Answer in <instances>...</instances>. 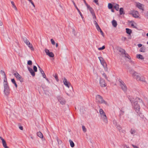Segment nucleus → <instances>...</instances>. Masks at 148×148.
<instances>
[{
    "mask_svg": "<svg viewBox=\"0 0 148 148\" xmlns=\"http://www.w3.org/2000/svg\"><path fill=\"white\" fill-rule=\"evenodd\" d=\"M3 86L4 87L3 91L5 95L8 96L10 93V90L9 87L7 82V80L6 79L4 80Z\"/></svg>",
    "mask_w": 148,
    "mask_h": 148,
    "instance_id": "nucleus-1",
    "label": "nucleus"
},
{
    "mask_svg": "<svg viewBox=\"0 0 148 148\" xmlns=\"http://www.w3.org/2000/svg\"><path fill=\"white\" fill-rule=\"evenodd\" d=\"M96 99L97 102L99 104H103L106 105H108L107 102L105 101L100 95H97L96 96Z\"/></svg>",
    "mask_w": 148,
    "mask_h": 148,
    "instance_id": "nucleus-2",
    "label": "nucleus"
},
{
    "mask_svg": "<svg viewBox=\"0 0 148 148\" xmlns=\"http://www.w3.org/2000/svg\"><path fill=\"white\" fill-rule=\"evenodd\" d=\"M99 112L100 114L101 119L105 123H107L108 122V120L106 114L100 108L99 110Z\"/></svg>",
    "mask_w": 148,
    "mask_h": 148,
    "instance_id": "nucleus-3",
    "label": "nucleus"
},
{
    "mask_svg": "<svg viewBox=\"0 0 148 148\" xmlns=\"http://www.w3.org/2000/svg\"><path fill=\"white\" fill-rule=\"evenodd\" d=\"M129 72L132 75V76L135 78L136 80L138 79L140 74L132 69L130 70L129 71Z\"/></svg>",
    "mask_w": 148,
    "mask_h": 148,
    "instance_id": "nucleus-4",
    "label": "nucleus"
},
{
    "mask_svg": "<svg viewBox=\"0 0 148 148\" xmlns=\"http://www.w3.org/2000/svg\"><path fill=\"white\" fill-rule=\"evenodd\" d=\"M119 81L122 89L124 92L126 91L127 90V87L125 83L121 79H119Z\"/></svg>",
    "mask_w": 148,
    "mask_h": 148,
    "instance_id": "nucleus-5",
    "label": "nucleus"
},
{
    "mask_svg": "<svg viewBox=\"0 0 148 148\" xmlns=\"http://www.w3.org/2000/svg\"><path fill=\"white\" fill-rule=\"evenodd\" d=\"M98 58L100 62L101 63L103 66L106 71H108V68L107 67V64L104 61L103 58L101 57H99Z\"/></svg>",
    "mask_w": 148,
    "mask_h": 148,
    "instance_id": "nucleus-6",
    "label": "nucleus"
},
{
    "mask_svg": "<svg viewBox=\"0 0 148 148\" xmlns=\"http://www.w3.org/2000/svg\"><path fill=\"white\" fill-rule=\"evenodd\" d=\"M134 108L137 113L139 112L140 108L137 102L136 101L134 102Z\"/></svg>",
    "mask_w": 148,
    "mask_h": 148,
    "instance_id": "nucleus-7",
    "label": "nucleus"
},
{
    "mask_svg": "<svg viewBox=\"0 0 148 148\" xmlns=\"http://www.w3.org/2000/svg\"><path fill=\"white\" fill-rule=\"evenodd\" d=\"M57 99L60 103L62 105L65 104L66 101L64 99L60 96H58L57 97Z\"/></svg>",
    "mask_w": 148,
    "mask_h": 148,
    "instance_id": "nucleus-8",
    "label": "nucleus"
},
{
    "mask_svg": "<svg viewBox=\"0 0 148 148\" xmlns=\"http://www.w3.org/2000/svg\"><path fill=\"white\" fill-rule=\"evenodd\" d=\"M99 83L101 87H104L106 86V84L105 83V80L101 78L100 79Z\"/></svg>",
    "mask_w": 148,
    "mask_h": 148,
    "instance_id": "nucleus-9",
    "label": "nucleus"
},
{
    "mask_svg": "<svg viewBox=\"0 0 148 148\" xmlns=\"http://www.w3.org/2000/svg\"><path fill=\"white\" fill-rule=\"evenodd\" d=\"M0 139L1 141V143L3 147L4 148H9L7 146L5 140L1 136L0 137Z\"/></svg>",
    "mask_w": 148,
    "mask_h": 148,
    "instance_id": "nucleus-10",
    "label": "nucleus"
},
{
    "mask_svg": "<svg viewBox=\"0 0 148 148\" xmlns=\"http://www.w3.org/2000/svg\"><path fill=\"white\" fill-rule=\"evenodd\" d=\"M131 14L135 18H138L139 17L140 14L137 11L134 10L133 11Z\"/></svg>",
    "mask_w": 148,
    "mask_h": 148,
    "instance_id": "nucleus-11",
    "label": "nucleus"
},
{
    "mask_svg": "<svg viewBox=\"0 0 148 148\" xmlns=\"http://www.w3.org/2000/svg\"><path fill=\"white\" fill-rule=\"evenodd\" d=\"M63 82L64 84L68 88H69L70 86L71 85L70 83L65 78H64Z\"/></svg>",
    "mask_w": 148,
    "mask_h": 148,
    "instance_id": "nucleus-12",
    "label": "nucleus"
},
{
    "mask_svg": "<svg viewBox=\"0 0 148 148\" xmlns=\"http://www.w3.org/2000/svg\"><path fill=\"white\" fill-rule=\"evenodd\" d=\"M137 80L143 82H146L145 77L143 76L142 75L140 74Z\"/></svg>",
    "mask_w": 148,
    "mask_h": 148,
    "instance_id": "nucleus-13",
    "label": "nucleus"
},
{
    "mask_svg": "<svg viewBox=\"0 0 148 148\" xmlns=\"http://www.w3.org/2000/svg\"><path fill=\"white\" fill-rule=\"evenodd\" d=\"M136 6L139 9L143 11L144 10L143 8L144 5L143 4L138 3H137Z\"/></svg>",
    "mask_w": 148,
    "mask_h": 148,
    "instance_id": "nucleus-14",
    "label": "nucleus"
},
{
    "mask_svg": "<svg viewBox=\"0 0 148 148\" xmlns=\"http://www.w3.org/2000/svg\"><path fill=\"white\" fill-rule=\"evenodd\" d=\"M39 70L41 73V74L42 75V77L45 78H46V76L42 69L39 66H38Z\"/></svg>",
    "mask_w": 148,
    "mask_h": 148,
    "instance_id": "nucleus-15",
    "label": "nucleus"
},
{
    "mask_svg": "<svg viewBox=\"0 0 148 148\" xmlns=\"http://www.w3.org/2000/svg\"><path fill=\"white\" fill-rule=\"evenodd\" d=\"M28 69L32 75L33 76H34L35 75V74L34 72L33 71V69L30 67H28Z\"/></svg>",
    "mask_w": 148,
    "mask_h": 148,
    "instance_id": "nucleus-16",
    "label": "nucleus"
},
{
    "mask_svg": "<svg viewBox=\"0 0 148 148\" xmlns=\"http://www.w3.org/2000/svg\"><path fill=\"white\" fill-rule=\"evenodd\" d=\"M14 75L16 78L19 80H20L21 78V76L18 73H14Z\"/></svg>",
    "mask_w": 148,
    "mask_h": 148,
    "instance_id": "nucleus-17",
    "label": "nucleus"
},
{
    "mask_svg": "<svg viewBox=\"0 0 148 148\" xmlns=\"http://www.w3.org/2000/svg\"><path fill=\"white\" fill-rule=\"evenodd\" d=\"M130 23L131 26L132 27L134 28H136V24L135 23H134V21H130Z\"/></svg>",
    "mask_w": 148,
    "mask_h": 148,
    "instance_id": "nucleus-18",
    "label": "nucleus"
},
{
    "mask_svg": "<svg viewBox=\"0 0 148 148\" xmlns=\"http://www.w3.org/2000/svg\"><path fill=\"white\" fill-rule=\"evenodd\" d=\"M87 7V9L89 10L91 14L94 12L93 10L90 5H89Z\"/></svg>",
    "mask_w": 148,
    "mask_h": 148,
    "instance_id": "nucleus-19",
    "label": "nucleus"
},
{
    "mask_svg": "<svg viewBox=\"0 0 148 148\" xmlns=\"http://www.w3.org/2000/svg\"><path fill=\"white\" fill-rule=\"evenodd\" d=\"M112 25L114 27H116L117 25V24L116 21L115 20H113L112 22Z\"/></svg>",
    "mask_w": 148,
    "mask_h": 148,
    "instance_id": "nucleus-20",
    "label": "nucleus"
},
{
    "mask_svg": "<svg viewBox=\"0 0 148 148\" xmlns=\"http://www.w3.org/2000/svg\"><path fill=\"white\" fill-rule=\"evenodd\" d=\"M114 7L118 11L119 9V5L118 4L114 3L113 5Z\"/></svg>",
    "mask_w": 148,
    "mask_h": 148,
    "instance_id": "nucleus-21",
    "label": "nucleus"
},
{
    "mask_svg": "<svg viewBox=\"0 0 148 148\" xmlns=\"http://www.w3.org/2000/svg\"><path fill=\"white\" fill-rule=\"evenodd\" d=\"M146 48L144 46H143L140 49L139 51L142 52L144 53L145 52Z\"/></svg>",
    "mask_w": 148,
    "mask_h": 148,
    "instance_id": "nucleus-22",
    "label": "nucleus"
},
{
    "mask_svg": "<svg viewBox=\"0 0 148 148\" xmlns=\"http://www.w3.org/2000/svg\"><path fill=\"white\" fill-rule=\"evenodd\" d=\"M23 41L27 45L30 43L29 41L26 38H23Z\"/></svg>",
    "mask_w": 148,
    "mask_h": 148,
    "instance_id": "nucleus-23",
    "label": "nucleus"
},
{
    "mask_svg": "<svg viewBox=\"0 0 148 148\" xmlns=\"http://www.w3.org/2000/svg\"><path fill=\"white\" fill-rule=\"evenodd\" d=\"M37 136L41 138H43V135L40 132H39L37 133Z\"/></svg>",
    "mask_w": 148,
    "mask_h": 148,
    "instance_id": "nucleus-24",
    "label": "nucleus"
},
{
    "mask_svg": "<svg viewBox=\"0 0 148 148\" xmlns=\"http://www.w3.org/2000/svg\"><path fill=\"white\" fill-rule=\"evenodd\" d=\"M70 145L71 147H73L75 146V144L73 142L71 139L69 140Z\"/></svg>",
    "mask_w": 148,
    "mask_h": 148,
    "instance_id": "nucleus-25",
    "label": "nucleus"
},
{
    "mask_svg": "<svg viewBox=\"0 0 148 148\" xmlns=\"http://www.w3.org/2000/svg\"><path fill=\"white\" fill-rule=\"evenodd\" d=\"M27 46H28V47L30 48V49L32 51H34V48L32 45L30 43H29V44Z\"/></svg>",
    "mask_w": 148,
    "mask_h": 148,
    "instance_id": "nucleus-26",
    "label": "nucleus"
},
{
    "mask_svg": "<svg viewBox=\"0 0 148 148\" xmlns=\"http://www.w3.org/2000/svg\"><path fill=\"white\" fill-rule=\"evenodd\" d=\"M136 57L137 58L139 59H140L141 60L144 59V58L141 54L137 55L136 56Z\"/></svg>",
    "mask_w": 148,
    "mask_h": 148,
    "instance_id": "nucleus-27",
    "label": "nucleus"
},
{
    "mask_svg": "<svg viewBox=\"0 0 148 148\" xmlns=\"http://www.w3.org/2000/svg\"><path fill=\"white\" fill-rule=\"evenodd\" d=\"M126 32L129 34H131L132 32V31L131 29H128V28H126Z\"/></svg>",
    "mask_w": 148,
    "mask_h": 148,
    "instance_id": "nucleus-28",
    "label": "nucleus"
},
{
    "mask_svg": "<svg viewBox=\"0 0 148 148\" xmlns=\"http://www.w3.org/2000/svg\"><path fill=\"white\" fill-rule=\"evenodd\" d=\"M0 73L2 75H3L4 76L5 78L4 80L6 79V80H7L6 78V75L4 71L3 70H1L0 71Z\"/></svg>",
    "mask_w": 148,
    "mask_h": 148,
    "instance_id": "nucleus-29",
    "label": "nucleus"
},
{
    "mask_svg": "<svg viewBox=\"0 0 148 148\" xmlns=\"http://www.w3.org/2000/svg\"><path fill=\"white\" fill-rule=\"evenodd\" d=\"M11 3L12 4V5L13 7L14 8V9L16 11H17V9L16 7V6L15 5L14 2L13 1H11Z\"/></svg>",
    "mask_w": 148,
    "mask_h": 148,
    "instance_id": "nucleus-30",
    "label": "nucleus"
},
{
    "mask_svg": "<svg viewBox=\"0 0 148 148\" xmlns=\"http://www.w3.org/2000/svg\"><path fill=\"white\" fill-rule=\"evenodd\" d=\"M50 57H53L54 56V54L52 52H50L47 55Z\"/></svg>",
    "mask_w": 148,
    "mask_h": 148,
    "instance_id": "nucleus-31",
    "label": "nucleus"
},
{
    "mask_svg": "<svg viewBox=\"0 0 148 148\" xmlns=\"http://www.w3.org/2000/svg\"><path fill=\"white\" fill-rule=\"evenodd\" d=\"M119 51L121 52L122 54H124L125 53V50L121 48L119 49Z\"/></svg>",
    "mask_w": 148,
    "mask_h": 148,
    "instance_id": "nucleus-32",
    "label": "nucleus"
},
{
    "mask_svg": "<svg viewBox=\"0 0 148 148\" xmlns=\"http://www.w3.org/2000/svg\"><path fill=\"white\" fill-rule=\"evenodd\" d=\"M120 14L121 15L123 14V8H121L119 10Z\"/></svg>",
    "mask_w": 148,
    "mask_h": 148,
    "instance_id": "nucleus-33",
    "label": "nucleus"
},
{
    "mask_svg": "<svg viewBox=\"0 0 148 148\" xmlns=\"http://www.w3.org/2000/svg\"><path fill=\"white\" fill-rule=\"evenodd\" d=\"M116 127L119 130V132L121 131V130L122 128L119 125L117 124L116 125Z\"/></svg>",
    "mask_w": 148,
    "mask_h": 148,
    "instance_id": "nucleus-34",
    "label": "nucleus"
},
{
    "mask_svg": "<svg viewBox=\"0 0 148 148\" xmlns=\"http://www.w3.org/2000/svg\"><path fill=\"white\" fill-rule=\"evenodd\" d=\"M108 7L109 9H111L113 7V5L111 3H109L108 5Z\"/></svg>",
    "mask_w": 148,
    "mask_h": 148,
    "instance_id": "nucleus-35",
    "label": "nucleus"
},
{
    "mask_svg": "<svg viewBox=\"0 0 148 148\" xmlns=\"http://www.w3.org/2000/svg\"><path fill=\"white\" fill-rule=\"evenodd\" d=\"M124 55H125V57L129 59H131V57L127 53H125V54H124Z\"/></svg>",
    "mask_w": 148,
    "mask_h": 148,
    "instance_id": "nucleus-36",
    "label": "nucleus"
},
{
    "mask_svg": "<svg viewBox=\"0 0 148 148\" xmlns=\"http://www.w3.org/2000/svg\"><path fill=\"white\" fill-rule=\"evenodd\" d=\"M29 2H30L31 4L32 5L34 8L35 7V5L34 4V3L33 2L32 0H27Z\"/></svg>",
    "mask_w": 148,
    "mask_h": 148,
    "instance_id": "nucleus-37",
    "label": "nucleus"
},
{
    "mask_svg": "<svg viewBox=\"0 0 148 148\" xmlns=\"http://www.w3.org/2000/svg\"><path fill=\"white\" fill-rule=\"evenodd\" d=\"M45 51L47 55V54H48L50 52L49 50L47 49H45Z\"/></svg>",
    "mask_w": 148,
    "mask_h": 148,
    "instance_id": "nucleus-38",
    "label": "nucleus"
},
{
    "mask_svg": "<svg viewBox=\"0 0 148 148\" xmlns=\"http://www.w3.org/2000/svg\"><path fill=\"white\" fill-rule=\"evenodd\" d=\"M82 130H83V131L84 132H86V128H85V127L83 125L82 126Z\"/></svg>",
    "mask_w": 148,
    "mask_h": 148,
    "instance_id": "nucleus-39",
    "label": "nucleus"
},
{
    "mask_svg": "<svg viewBox=\"0 0 148 148\" xmlns=\"http://www.w3.org/2000/svg\"><path fill=\"white\" fill-rule=\"evenodd\" d=\"M51 43L53 45H54L56 43L53 39H51Z\"/></svg>",
    "mask_w": 148,
    "mask_h": 148,
    "instance_id": "nucleus-40",
    "label": "nucleus"
},
{
    "mask_svg": "<svg viewBox=\"0 0 148 148\" xmlns=\"http://www.w3.org/2000/svg\"><path fill=\"white\" fill-rule=\"evenodd\" d=\"M105 48V46H103L101 47H100L98 48V49L99 50H101L103 49H104Z\"/></svg>",
    "mask_w": 148,
    "mask_h": 148,
    "instance_id": "nucleus-41",
    "label": "nucleus"
},
{
    "mask_svg": "<svg viewBox=\"0 0 148 148\" xmlns=\"http://www.w3.org/2000/svg\"><path fill=\"white\" fill-rule=\"evenodd\" d=\"M123 148H130L129 146L125 144L123 145Z\"/></svg>",
    "mask_w": 148,
    "mask_h": 148,
    "instance_id": "nucleus-42",
    "label": "nucleus"
},
{
    "mask_svg": "<svg viewBox=\"0 0 148 148\" xmlns=\"http://www.w3.org/2000/svg\"><path fill=\"white\" fill-rule=\"evenodd\" d=\"M27 64L29 65H32V62L31 60H29L27 62Z\"/></svg>",
    "mask_w": 148,
    "mask_h": 148,
    "instance_id": "nucleus-43",
    "label": "nucleus"
},
{
    "mask_svg": "<svg viewBox=\"0 0 148 148\" xmlns=\"http://www.w3.org/2000/svg\"><path fill=\"white\" fill-rule=\"evenodd\" d=\"M33 69L35 72H36L37 71V68L36 66H34Z\"/></svg>",
    "mask_w": 148,
    "mask_h": 148,
    "instance_id": "nucleus-44",
    "label": "nucleus"
},
{
    "mask_svg": "<svg viewBox=\"0 0 148 148\" xmlns=\"http://www.w3.org/2000/svg\"><path fill=\"white\" fill-rule=\"evenodd\" d=\"M96 27L98 31L101 30V29H100V27H99L98 25H97V26H96Z\"/></svg>",
    "mask_w": 148,
    "mask_h": 148,
    "instance_id": "nucleus-45",
    "label": "nucleus"
},
{
    "mask_svg": "<svg viewBox=\"0 0 148 148\" xmlns=\"http://www.w3.org/2000/svg\"><path fill=\"white\" fill-rule=\"evenodd\" d=\"M92 14V17L94 19L96 18V16H95V14L94 12L92 13V14Z\"/></svg>",
    "mask_w": 148,
    "mask_h": 148,
    "instance_id": "nucleus-46",
    "label": "nucleus"
},
{
    "mask_svg": "<svg viewBox=\"0 0 148 148\" xmlns=\"http://www.w3.org/2000/svg\"><path fill=\"white\" fill-rule=\"evenodd\" d=\"M102 75L106 79H108V77H107L105 73H103L102 74Z\"/></svg>",
    "mask_w": 148,
    "mask_h": 148,
    "instance_id": "nucleus-47",
    "label": "nucleus"
},
{
    "mask_svg": "<svg viewBox=\"0 0 148 148\" xmlns=\"http://www.w3.org/2000/svg\"><path fill=\"white\" fill-rule=\"evenodd\" d=\"M130 132L132 134H134L135 133V131L134 130H131L130 131Z\"/></svg>",
    "mask_w": 148,
    "mask_h": 148,
    "instance_id": "nucleus-48",
    "label": "nucleus"
},
{
    "mask_svg": "<svg viewBox=\"0 0 148 148\" xmlns=\"http://www.w3.org/2000/svg\"><path fill=\"white\" fill-rule=\"evenodd\" d=\"M120 132L123 134H125V131L124 130H122L121 129Z\"/></svg>",
    "mask_w": 148,
    "mask_h": 148,
    "instance_id": "nucleus-49",
    "label": "nucleus"
},
{
    "mask_svg": "<svg viewBox=\"0 0 148 148\" xmlns=\"http://www.w3.org/2000/svg\"><path fill=\"white\" fill-rule=\"evenodd\" d=\"M79 12V14L80 16H81L82 18V19H83L84 18V17L83 16L82 14L81 13V12H80V11L79 12Z\"/></svg>",
    "mask_w": 148,
    "mask_h": 148,
    "instance_id": "nucleus-50",
    "label": "nucleus"
},
{
    "mask_svg": "<svg viewBox=\"0 0 148 148\" xmlns=\"http://www.w3.org/2000/svg\"><path fill=\"white\" fill-rule=\"evenodd\" d=\"M98 0H93L94 2L95 3H96V4L97 5H99V3H98Z\"/></svg>",
    "mask_w": 148,
    "mask_h": 148,
    "instance_id": "nucleus-51",
    "label": "nucleus"
},
{
    "mask_svg": "<svg viewBox=\"0 0 148 148\" xmlns=\"http://www.w3.org/2000/svg\"><path fill=\"white\" fill-rule=\"evenodd\" d=\"M12 82L14 84L15 83V81L14 79H11Z\"/></svg>",
    "mask_w": 148,
    "mask_h": 148,
    "instance_id": "nucleus-52",
    "label": "nucleus"
},
{
    "mask_svg": "<svg viewBox=\"0 0 148 148\" xmlns=\"http://www.w3.org/2000/svg\"><path fill=\"white\" fill-rule=\"evenodd\" d=\"M100 32L101 33V35L103 36H104L103 33V32L101 30H101H100Z\"/></svg>",
    "mask_w": 148,
    "mask_h": 148,
    "instance_id": "nucleus-53",
    "label": "nucleus"
},
{
    "mask_svg": "<svg viewBox=\"0 0 148 148\" xmlns=\"http://www.w3.org/2000/svg\"><path fill=\"white\" fill-rule=\"evenodd\" d=\"M142 46V45L141 44H139L138 45V47H140Z\"/></svg>",
    "mask_w": 148,
    "mask_h": 148,
    "instance_id": "nucleus-54",
    "label": "nucleus"
},
{
    "mask_svg": "<svg viewBox=\"0 0 148 148\" xmlns=\"http://www.w3.org/2000/svg\"><path fill=\"white\" fill-rule=\"evenodd\" d=\"M3 25V22L1 20H0V26H2Z\"/></svg>",
    "mask_w": 148,
    "mask_h": 148,
    "instance_id": "nucleus-55",
    "label": "nucleus"
},
{
    "mask_svg": "<svg viewBox=\"0 0 148 148\" xmlns=\"http://www.w3.org/2000/svg\"><path fill=\"white\" fill-rule=\"evenodd\" d=\"M84 1L85 5L87 6V7L89 5L86 2L85 0H84Z\"/></svg>",
    "mask_w": 148,
    "mask_h": 148,
    "instance_id": "nucleus-56",
    "label": "nucleus"
},
{
    "mask_svg": "<svg viewBox=\"0 0 148 148\" xmlns=\"http://www.w3.org/2000/svg\"><path fill=\"white\" fill-rule=\"evenodd\" d=\"M94 23L95 24V26H97V25H98L97 23V22L96 21H94Z\"/></svg>",
    "mask_w": 148,
    "mask_h": 148,
    "instance_id": "nucleus-57",
    "label": "nucleus"
},
{
    "mask_svg": "<svg viewBox=\"0 0 148 148\" xmlns=\"http://www.w3.org/2000/svg\"><path fill=\"white\" fill-rule=\"evenodd\" d=\"M132 146L134 148H138L137 146L134 145H132Z\"/></svg>",
    "mask_w": 148,
    "mask_h": 148,
    "instance_id": "nucleus-58",
    "label": "nucleus"
},
{
    "mask_svg": "<svg viewBox=\"0 0 148 148\" xmlns=\"http://www.w3.org/2000/svg\"><path fill=\"white\" fill-rule=\"evenodd\" d=\"M41 86L43 89H44L45 87V86L44 85H42Z\"/></svg>",
    "mask_w": 148,
    "mask_h": 148,
    "instance_id": "nucleus-59",
    "label": "nucleus"
},
{
    "mask_svg": "<svg viewBox=\"0 0 148 148\" xmlns=\"http://www.w3.org/2000/svg\"><path fill=\"white\" fill-rule=\"evenodd\" d=\"M19 128L21 130H23V127L22 126H21L19 127Z\"/></svg>",
    "mask_w": 148,
    "mask_h": 148,
    "instance_id": "nucleus-60",
    "label": "nucleus"
},
{
    "mask_svg": "<svg viewBox=\"0 0 148 148\" xmlns=\"http://www.w3.org/2000/svg\"><path fill=\"white\" fill-rule=\"evenodd\" d=\"M57 140L58 142V143H60L61 142V141L60 140H59L58 138L57 139Z\"/></svg>",
    "mask_w": 148,
    "mask_h": 148,
    "instance_id": "nucleus-61",
    "label": "nucleus"
},
{
    "mask_svg": "<svg viewBox=\"0 0 148 148\" xmlns=\"http://www.w3.org/2000/svg\"><path fill=\"white\" fill-rule=\"evenodd\" d=\"M55 77V78L58 81V77H57V76H56Z\"/></svg>",
    "mask_w": 148,
    "mask_h": 148,
    "instance_id": "nucleus-62",
    "label": "nucleus"
},
{
    "mask_svg": "<svg viewBox=\"0 0 148 148\" xmlns=\"http://www.w3.org/2000/svg\"><path fill=\"white\" fill-rule=\"evenodd\" d=\"M137 99H138L139 100V102H142V100H141V99H140V98H137Z\"/></svg>",
    "mask_w": 148,
    "mask_h": 148,
    "instance_id": "nucleus-63",
    "label": "nucleus"
},
{
    "mask_svg": "<svg viewBox=\"0 0 148 148\" xmlns=\"http://www.w3.org/2000/svg\"><path fill=\"white\" fill-rule=\"evenodd\" d=\"M73 4H74V5L75 7H76V5L75 4V2H74L73 1Z\"/></svg>",
    "mask_w": 148,
    "mask_h": 148,
    "instance_id": "nucleus-64",
    "label": "nucleus"
}]
</instances>
